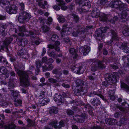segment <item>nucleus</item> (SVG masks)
<instances>
[{
  "mask_svg": "<svg viewBox=\"0 0 129 129\" xmlns=\"http://www.w3.org/2000/svg\"><path fill=\"white\" fill-rule=\"evenodd\" d=\"M16 71L20 77V82L25 86H28L29 84L28 76L25 73L18 69L16 70Z\"/></svg>",
  "mask_w": 129,
  "mask_h": 129,
  "instance_id": "f257e3e1",
  "label": "nucleus"
},
{
  "mask_svg": "<svg viewBox=\"0 0 129 129\" xmlns=\"http://www.w3.org/2000/svg\"><path fill=\"white\" fill-rule=\"evenodd\" d=\"M85 69V66L81 64H78L72 68V71L78 74H81L84 71Z\"/></svg>",
  "mask_w": 129,
  "mask_h": 129,
  "instance_id": "f03ea898",
  "label": "nucleus"
},
{
  "mask_svg": "<svg viewBox=\"0 0 129 129\" xmlns=\"http://www.w3.org/2000/svg\"><path fill=\"white\" fill-rule=\"evenodd\" d=\"M31 17V15L25 12L21 13L18 17V20L20 23L23 22L25 20L28 21Z\"/></svg>",
  "mask_w": 129,
  "mask_h": 129,
  "instance_id": "7ed1b4c3",
  "label": "nucleus"
},
{
  "mask_svg": "<svg viewBox=\"0 0 129 129\" xmlns=\"http://www.w3.org/2000/svg\"><path fill=\"white\" fill-rule=\"evenodd\" d=\"M111 5L110 7L111 8H119L121 9L124 6V5L120 1L118 0L114 1V3L111 2Z\"/></svg>",
  "mask_w": 129,
  "mask_h": 129,
  "instance_id": "20e7f679",
  "label": "nucleus"
},
{
  "mask_svg": "<svg viewBox=\"0 0 129 129\" xmlns=\"http://www.w3.org/2000/svg\"><path fill=\"white\" fill-rule=\"evenodd\" d=\"M61 30V35L62 36L67 35L68 34H69L72 33L73 30L72 28H68L66 27V26H63Z\"/></svg>",
  "mask_w": 129,
  "mask_h": 129,
  "instance_id": "39448f33",
  "label": "nucleus"
},
{
  "mask_svg": "<svg viewBox=\"0 0 129 129\" xmlns=\"http://www.w3.org/2000/svg\"><path fill=\"white\" fill-rule=\"evenodd\" d=\"M79 5L80 7L85 6V9H89L90 7V3L88 0H81L80 1Z\"/></svg>",
  "mask_w": 129,
  "mask_h": 129,
  "instance_id": "423d86ee",
  "label": "nucleus"
},
{
  "mask_svg": "<svg viewBox=\"0 0 129 129\" xmlns=\"http://www.w3.org/2000/svg\"><path fill=\"white\" fill-rule=\"evenodd\" d=\"M54 99L56 102L58 101V102L57 103L58 104L60 105L62 104L64 100L63 98L62 97L61 95H58L57 94L54 95Z\"/></svg>",
  "mask_w": 129,
  "mask_h": 129,
  "instance_id": "0eeeda50",
  "label": "nucleus"
},
{
  "mask_svg": "<svg viewBox=\"0 0 129 129\" xmlns=\"http://www.w3.org/2000/svg\"><path fill=\"white\" fill-rule=\"evenodd\" d=\"M101 62H99L95 66L92 67L91 68V71L94 72L98 68L103 69L105 67V66L103 65Z\"/></svg>",
  "mask_w": 129,
  "mask_h": 129,
  "instance_id": "6e6552de",
  "label": "nucleus"
},
{
  "mask_svg": "<svg viewBox=\"0 0 129 129\" xmlns=\"http://www.w3.org/2000/svg\"><path fill=\"white\" fill-rule=\"evenodd\" d=\"M57 2H59V6L61 7L62 10H66L68 8L70 9L71 8H70L69 6H64L65 5V3L62 0H56Z\"/></svg>",
  "mask_w": 129,
  "mask_h": 129,
  "instance_id": "1a4fd4ad",
  "label": "nucleus"
},
{
  "mask_svg": "<svg viewBox=\"0 0 129 129\" xmlns=\"http://www.w3.org/2000/svg\"><path fill=\"white\" fill-rule=\"evenodd\" d=\"M90 50V47L88 46L85 45L81 48L80 49V51H82L83 54L84 55H86L88 53Z\"/></svg>",
  "mask_w": 129,
  "mask_h": 129,
  "instance_id": "9d476101",
  "label": "nucleus"
},
{
  "mask_svg": "<svg viewBox=\"0 0 129 129\" xmlns=\"http://www.w3.org/2000/svg\"><path fill=\"white\" fill-rule=\"evenodd\" d=\"M17 8L14 5L12 6L11 9L7 7L6 10L7 12L9 14H15L17 11Z\"/></svg>",
  "mask_w": 129,
  "mask_h": 129,
  "instance_id": "9b49d317",
  "label": "nucleus"
},
{
  "mask_svg": "<svg viewBox=\"0 0 129 129\" xmlns=\"http://www.w3.org/2000/svg\"><path fill=\"white\" fill-rule=\"evenodd\" d=\"M119 16L121 20H121V21L125 22L127 20L126 14L125 11H123L122 13Z\"/></svg>",
  "mask_w": 129,
  "mask_h": 129,
  "instance_id": "f8f14e48",
  "label": "nucleus"
},
{
  "mask_svg": "<svg viewBox=\"0 0 129 129\" xmlns=\"http://www.w3.org/2000/svg\"><path fill=\"white\" fill-rule=\"evenodd\" d=\"M85 117L83 116H80L79 115L75 116L73 117L74 119L76 121L82 122H83Z\"/></svg>",
  "mask_w": 129,
  "mask_h": 129,
  "instance_id": "ddd939ff",
  "label": "nucleus"
},
{
  "mask_svg": "<svg viewBox=\"0 0 129 129\" xmlns=\"http://www.w3.org/2000/svg\"><path fill=\"white\" fill-rule=\"evenodd\" d=\"M60 44V43L58 41H56L55 42V46H54L52 45H49L48 46V47L50 49H52L55 48V49L57 51H58L60 49L58 47L56 46H58Z\"/></svg>",
  "mask_w": 129,
  "mask_h": 129,
  "instance_id": "4468645a",
  "label": "nucleus"
},
{
  "mask_svg": "<svg viewBox=\"0 0 129 129\" xmlns=\"http://www.w3.org/2000/svg\"><path fill=\"white\" fill-rule=\"evenodd\" d=\"M112 76V75H110L108 74L107 75V76H108V79H107V81H104L102 83V85L104 86H108V83H110V80H111L112 79L111 77V76Z\"/></svg>",
  "mask_w": 129,
  "mask_h": 129,
  "instance_id": "2eb2a0df",
  "label": "nucleus"
},
{
  "mask_svg": "<svg viewBox=\"0 0 129 129\" xmlns=\"http://www.w3.org/2000/svg\"><path fill=\"white\" fill-rule=\"evenodd\" d=\"M124 30L123 31V34L125 36L129 35V26H125L124 28Z\"/></svg>",
  "mask_w": 129,
  "mask_h": 129,
  "instance_id": "dca6fc26",
  "label": "nucleus"
},
{
  "mask_svg": "<svg viewBox=\"0 0 129 129\" xmlns=\"http://www.w3.org/2000/svg\"><path fill=\"white\" fill-rule=\"evenodd\" d=\"M49 101V100L48 98H45L42 101L41 104L42 105H44L47 103Z\"/></svg>",
  "mask_w": 129,
  "mask_h": 129,
  "instance_id": "f3484780",
  "label": "nucleus"
},
{
  "mask_svg": "<svg viewBox=\"0 0 129 129\" xmlns=\"http://www.w3.org/2000/svg\"><path fill=\"white\" fill-rule=\"evenodd\" d=\"M10 93L14 97L16 96L19 94V92L18 91L14 90H11Z\"/></svg>",
  "mask_w": 129,
  "mask_h": 129,
  "instance_id": "a211bd4d",
  "label": "nucleus"
},
{
  "mask_svg": "<svg viewBox=\"0 0 129 129\" xmlns=\"http://www.w3.org/2000/svg\"><path fill=\"white\" fill-rule=\"evenodd\" d=\"M58 20L59 22H63L65 20L64 16L61 15L59 16Z\"/></svg>",
  "mask_w": 129,
  "mask_h": 129,
  "instance_id": "6ab92c4d",
  "label": "nucleus"
},
{
  "mask_svg": "<svg viewBox=\"0 0 129 129\" xmlns=\"http://www.w3.org/2000/svg\"><path fill=\"white\" fill-rule=\"evenodd\" d=\"M15 126L14 125L12 124L9 126H5L4 127L5 129H15Z\"/></svg>",
  "mask_w": 129,
  "mask_h": 129,
  "instance_id": "aec40b11",
  "label": "nucleus"
},
{
  "mask_svg": "<svg viewBox=\"0 0 129 129\" xmlns=\"http://www.w3.org/2000/svg\"><path fill=\"white\" fill-rule=\"evenodd\" d=\"M15 105L16 106H18L20 105L22 103V101L20 100H17V101H14Z\"/></svg>",
  "mask_w": 129,
  "mask_h": 129,
  "instance_id": "412c9836",
  "label": "nucleus"
},
{
  "mask_svg": "<svg viewBox=\"0 0 129 129\" xmlns=\"http://www.w3.org/2000/svg\"><path fill=\"white\" fill-rule=\"evenodd\" d=\"M123 50L124 52L127 53L129 52V48L127 47L126 46H123Z\"/></svg>",
  "mask_w": 129,
  "mask_h": 129,
  "instance_id": "4be33fe9",
  "label": "nucleus"
},
{
  "mask_svg": "<svg viewBox=\"0 0 129 129\" xmlns=\"http://www.w3.org/2000/svg\"><path fill=\"white\" fill-rule=\"evenodd\" d=\"M121 86L122 87L128 89V92L129 93V87H128L127 85H126L125 84L123 83H121Z\"/></svg>",
  "mask_w": 129,
  "mask_h": 129,
  "instance_id": "5701e85b",
  "label": "nucleus"
},
{
  "mask_svg": "<svg viewBox=\"0 0 129 129\" xmlns=\"http://www.w3.org/2000/svg\"><path fill=\"white\" fill-rule=\"evenodd\" d=\"M42 29L43 31L44 32H47L49 30V28L46 25L43 27Z\"/></svg>",
  "mask_w": 129,
  "mask_h": 129,
  "instance_id": "b1692460",
  "label": "nucleus"
},
{
  "mask_svg": "<svg viewBox=\"0 0 129 129\" xmlns=\"http://www.w3.org/2000/svg\"><path fill=\"white\" fill-rule=\"evenodd\" d=\"M97 12H96L95 11H94L93 13L92 14L94 16H93L96 18L99 15V11H98Z\"/></svg>",
  "mask_w": 129,
  "mask_h": 129,
  "instance_id": "393cba45",
  "label": "nucleus"
},
{
  "mask_svg": "<svg viewBox=\"0 0 129 129\" xmlns=\"http://www.w3.org/2000/svg\"><path fill=\"white\" fill-rule=\"evenodd\" d=\"M58 39V37L56 35H52L51 39L52 41H55Z\"/></svg>",
  "mask_w": 129,
  "mask_h": 129,
  "instance_id": "a878e982",
  "label": "nucleus"
},
{
  "mask_svg": "<svg viewBox=\"0 0 129 129\" xmlns=\"http://www.w3.org/2000/svg\"><path fill=\"white\" fill-rule=\"evenodd\" d=\"M48 55L49 56H51L53 58L55 57V54L54 52H52L51 53H49V51L48 52Z\"/></svg>",
  "mask_w": 129,
  "mask_h": 129,
  "instance_id": "bb28decb",
  "label": "nucleus"
},
{
  "mask_svg": "<svg viewBox=\"0 0 129 129\" xmlns=\"http://www.w3.org/2000/svg\"><path fill=\"white\" fill-rule=\"evenodd\" d=\"M19 8H21V10H23L24 9V4L23 3H21L19 4Z\"/></svg>",
  "mask_w": 129,
  "mask_h": 129,
  "instance_id": "cd10ccee",
  "label": "nucleus"
},
{
  "mask_svg": "<svg viewBox=\"0 0 129 129\" xmlns=\"http://www.w3.org/2000/svg\"><path fill=\"white\" fill-rule=\"evenodd\" d=\"M72 17L76 21H77L78 19L77 16L76 14H73L72 16Z\"/></svg>",
  "mask_w": 129,
  "mask_h": 129,
  "instance_id": "c85d7f7f",
  "label": "nucleus"
},
{
  "mask_svg": "<svg viewBox=\"0 0 129 129\" xmlns=\"http://www.w3.org/2000/svg\"><path fill=\"white\" fill-rule=\"evenodd\" d=\"M9 89H12L14 87V85L13 83H9L8 85Z\"/></svg>",
  "mask_w": 129,
  "mask_h": 129,
  "instance_id": "c756f323",
  "label": "nucleus"
},
{
  "mask_svg": "<svg viewBox=\"0 0 129 129\" xmlns=\"http://www.w3.org/2000/svg\"><path fill=\"white\" fill-rule=\"evenodd\" d=\"M114 92V90H113L112 91V94H110L109 95L111 97V99L112 100H114L115 99V98L113 96V94Z\"/></svg>",
  "mask_w": 129,
  "mask_h": 129,
  "instance_id": "7c9ffc66",
  "label": "nucleus"
},
{
  "mask_svg": "<svg viewBox=\"0 0 129 129\" xmlns=\"http://www.w3.org/2000/svg\"><path fill=\"white\" fill-rule=\"evenodd\" d=\"M58 109L55 107L53 108V109H52V112L54 113H56L58 112Z\"/></svg>",
  "mask_w": 129,
  "mask_h": 129,
  "instance_id": "2f4dec72",
  "label": "nucleus"
},
{
  "mask_svg": "<svg viewBox=\"0 0 129 129\" xmlns=\"http://www.w3.org/2000/svg\"><path fill=\"white\" fill-rule=\"evenodd\" d=\"M70 52L72 54L75 53L76 52V50L74 48H72L70 49Z\"/></svg>",
  "mask_w": 129,
  "mask_h": 129,
  "instance_id": "473e14b6",
  "label": "nucleus"
},
{
  "mask_svg": "<svg viewBox=\"0 0 129 129\" xmlns=\"http://www.w3.org/2000/svg\"><path fill=\"white\" fill-rule=\"evenodd\" d=\"M11 0H4V3H3V4L8 5L9 4V2Z\"/></svg>",
  "mask_w": 129,
  "mask_h": 129,
  "instance_id": "72a5a7b5",
  "label": "nucleus"
},
{
  "mask_svg": "<svg viewBox=\"0 0 129 129\" xmlns=\"http://www.w3.org/2000/svg\"><path fill=\"white\" fill-rule=\"evenodd\" d=\"M19 30L20 31H25V27L23 26L19 28Z\"/></svg>",
  "mask_w": 129,
  "mask_h": 129,
  "instance_id": "f704fd0d",
  "label": "nucleus"
},
{
  "mask_svg": "<svg viewBox=\"0 0 129 129\" xmlns=\"http://www.w3.org/2000/svg\"><path fill=\"white\" fill-rule=\"evenodd\" d=\"M100 30H101L100 29ZM101 31L102 33H104L106 32V29L104 27H102L101 29Z\"/></svg>",
  "mask_w": 129,
  "mask_h": 129,
  "instance_id": "c9c22d12",
  "label": "nucleus"
},
{
  "mask_svg": "<svg viewBox=\"0 0 129 129\" xmlns=\"http://www.w3.org/2000/svg\"><path fill=\"white\" fill-rule=\"evenodd\" d=\"M53 8L56 10H59L60 9V8L57 5L54 6Z\"/></svg>",
  "mask_w": 129,
  "mask_h": 129,
  "instance_id": "e433bc0d",
  "label": "nucleus"
},
{
  "mask_svg": "<svg viewBox=\"0 0 129 129\" xmlns=\"http://www.w3.org/2000/svg\"><path fill=\"white\" fill-rule=\"evenodd\" d=\"M57 124L56 121H55L52 124L53 126H54V127L56 128H57V126H56V124Z\"/></svg>",
  "mask_w": 129,
  "mask_h": 129,
  "instance_id": "4c0bfd02",
  "label": "nucleus"
},
{
  "mask_svg": "<svg viewBox=\"0 0 129 129\" xmlns=\"http://www.w3.org/2000/svg\"><path fill=\"white\" fill-rule=\"evenodd\" d=\"M49 81L50 82L52 83H55L56 81V80L52 78L49 79Z\"/></svg>",
  "mask_w": 129,
  "mask_h": 129,
  "instance_id": "58836bf2",
  "label": "nucleus"
},
{
  "mask_svg": "<svg viewBox=\"0 0 129 129\" xmlns=\"http://www.w3.org/2000/svg\"><path fill=\"white\" fill-rule=\"evenodd\" d=\"M67 113L68 115H72L73 114V112L72 111L69 110L68 111Z\"/></svg>",
  "mask_w": 129,
  "mask_h": 129,
  "instance_id": "ea45409f",
  "label": "nucleus"
},
{
  "mask_svg": "<svg viewBox=\"0 0 129 129\" xmlns=\"http://www.w3.org/2000/svg\"><path fill=\"white\" fill-rule=\"evenodd\" d=\"M72 36L75 37L76 36L78 35V34L77 33L74 31L72 33Z\"/></svg>",
  "mask_w": 129,
  "mask_h": 129,
  "instance_id": "a19ab883",
  "label": "nucleus"
},
{
  "mask_svg": "<svg viewBox=\"0 0 129 129\" xmlns=\"http://www.w3.org/2000/svg\"><path fill=\"white\" fill-rule=\"evenodd\" d=\"M62 86L66 88H69V85L68 84H62Z\"/></svg>",
  "mask_w": 129,
  "mask_h": 129,
  "instance_id": "79ce46f5",
  "label": "nucleus"
},
{
  "mask_svg": "<svg viewBox=\"0 0 129 129\" xmlns=\"http://www.w3.org/2000/svg\"><path fill=\"white\" fill-rule=\"evenodd\" d=\"M47 60V58L46 57H44L43 58L42 61L44 62H46Z\"/></svg>",
  "mask_w": 129,
  "mask_h": 129,
  "instance_id": "37998d69",
  "label": "nucleus"
},
{
  "mask_svg": "<svg viewBox=\"0 0 129 129\" xmlns=\"http://www.w3.org/2000/svg\"><path fill=\"white\" fill-rule=\"evenodd\" d=\"M49 68L48 69V70H51L53 68V66L52 65V64H50V65H49V66H48Z\"/></svg>",
  "mask_w": 129,
  "mask_h": 129,
  "instance_id": "c03bdc74",
  "label": "nucleus"
},
{
  "mask_svg": "<svg viewBox=\"0 0 129 129\" xmlns=\"http://www.w3.org/2000/svg\"><path fill=\"white\" fill-rule=\"evenodd\" d=\"M54 62V60L52 58H50L48 60H47V62H50V63H52Z\"/></svg>",
  "mask_w": 129,
  "mask_h": 129,
  "instance_id": "a18cd8bd",
  "label": "nucleus"
},
{
  "mask_svg": "<svg viewBox=\"0 0 129 129\" xmlns=\"http://www.w3.org/2000/svg\"><path fill=\"white\" fill-rule=\"evenodd\" d=\"M72 129H78V127L76 125H73L72 126Z\"/></svg>",
  "mask_w": 129,
  "mask_h": 129,
  "instance_id": "49530a36",
  "label": "nucleus"
},
{
  "mask_svg": "<svg viewBox=\"0 0 129 129\" xmlns=\"http://www.w3.org/2000/svg\"><path fill=\"white\" fill-rule=\"evenodd\" d=\"M46 53V50L45 48H43L42 52V55H43Z\"/></svg>",
  "mask_w": 129,
  "mask_h": 129,
  "instance_id": "de8ad7c7",
  "label": "nucleus"
},
{
  "mask_svg": "<svg viewBox=\"0 0 129 129\" xmlns=\"http://www.w3.org/2000/svg\"><path fill=\"white\" fill-rule=\"evenodd\" d=\"M48 21H49V22H48V23L49 24V22H51L52 21V19L51 17H49L48 18Z\"/></svg>",
  "mask_w": 129,
  "mask_h": 129,
  "instance_id": "09e8293b",
  "label": "nucleus"
},
{
  "mask_svg": "<svg viewBox=\"0 0 129 129\" xmlns=\"http://www.w3.org/2000/svg\"><path fill=\"white\" fill-rule=\"evenodd\" d=\"M64 41L66 43H68L69 41V40L68 38H66L64 39Z\"/></svg>",
  "mask_w": 129,
  "mask_h": 129,
  "instance_id": "8fccbe9b",
  "label": "nucleus"
},
{
  "mask_svg": "<svg viewBox=\"0 0 129 129\" xmlns=\"http://www.w3.org/2000/svg\"><path fill=\"white\" fill-rule=\"evenodd\" d=\"M1 70V72L2 71H3L4 70L5 71V68L3 67H1V69H0Z\"/></svg>",
  "mask_w": 129,
  "mask_h": 129,
  "instance_id": "3c124183",
  "label": "nucleus"
},
{
  "mask_svg": "<svg viewBox=\"0 0 129 129\" xmlns=\"http://www.w3.org/2000/svg\"><path fill=\"white\" fill-rule=\"evenodd\" d=\"M45 76L47 77H48L49 76L50 74L48 73H47L45 74Z\"/></svg>",
  "mask_w": 129,
  "mask_h": 129,
  "instance_id": "603ef678",
  "label": "nucleus"
},
{
  "mask_svg": "<svg viewBox=\"0 0 129 129\" xmlns=\"http://www.w3.org/2000/svg\"><path fill=\"white\" fill-rule=\"evenodd\" d=\"M45 79L44 78H42L40 79V81L42 82H43L44 81Z\"/></svg>",
  "mask_w": 129,
  "mask_h": 129,
  "instance_id": "864d4df0",
  "label": "nucleus"
},
{
  "mask_svg": "<svg viewBox=\"0 0 129 129\" xmlns=\"http://www.w3.org/2000/svg\"><path fill=\"white\" fill-rule=\"evenodd\" d=\"M29 35H30V36H31V35H34V33L33 32L31 31H30L29 32Z\"/></svg>",
  "mask_w": 129,
  "mask_h": 129,
  "instance_id": "5fc2aeb1",
  "label": "nucleus"
},
{
  "mask_svg": "<svg viewBox=\"0 0 129 129\" xmlns=\"http://www.w3.org/2000/svg\"><path fill=\"white\" fill-rule=\"evenodd\" d=\"M26 44V42L25 43H24L23 42V41H22V42H21V45L23 46H25Z\"/></svg>",
  "mask_w": 129,
  "mask_h": 129,
  "instance_id": "6e6d98bb",
  "label": "nucleus"
},
{
  "mask_svg": "<svg viewBox=\"0 0 129 129\" xmlns=\"http://www.w3.org/2000/svg\"><path fill=\"white\" fill-rule=\"evenodd\" d=\"M109 121H110L109 123H108L107 122V123H108L109 124H112L111 121H113V120H111L109 119Z\"/></svg>",
  "mask_w": 129,
  "mask_h": 129,
  "instance_id": "4d7b16f0",
  "label": "nucleus"
},
{
  "mask_svg": "<svg viewBox=\"0 0 129 129\" xmlns=\"http://www.w3.org/2000/svg\"><path fill=\"white\" fill-rule=\"evenodd\" d=\"M5 18V17L0 15V20H4Z\"/></svg>",
  "mask_w": 129,
  "mask_h": 129,
  "instance_id": "13d9d810",
  "label": "nucleus"
},
{
  "mask_svg": "<svg viewBox=\"0 0 129 129\" xmlns=\"http://www.w3.org/2000/svg\"><path fill=\"white\" fill-rule=\"evenodd\" d=\"M61 61V60L59 59H56V62L57 63H59Z\"/></svg>",
  "mask_w": 129,
  "mask_h": 129,
  "instance_id": "bf43d9fd",
  "label": "nucleus"
},
{
  "mask_svg": "<svg viewBox=\"0 0 129 129\" xmlns=\"http://www.w3.org/2000/svg\"><path fill=\"white\" fill-rule=\"evenodd\" d=\"M19 36H24V34L23 33H19Z\"/></svg>",
  "mask_w": 129,
  "mask_h": 129,
  "instance_id": "052dcab7",
  "label": "nucleus"
},
{
  "mask_svg": "<svg viewBox=\"0 0 129 129\" xmlns=\"http://www.w3.org/2000/svg\"><path fill=\"white\" fill-rule=\"evenodd\" d=\"M108 53L107 51L106 50H104L103 52V54L105 55H106Z\"/></svg>",
  "mask_w": 129,
  "mask_h": 129,
  "instance_id": "680f3d73",
  "label": "nucleus"
},
{
  "mask_svg": "<svg viewBox=\"0 0 129 129\" xmlns=\"http://www.w3.org/2000/svg\"><path fill=\"white\" fill-rule=\"evenodd\" d=\"M59 125L61 126H62L63 125V122L62 121H60V122L59 123Z\"/></svg>",
  "mask_w": 129,
  "mask_h": 129,
  "instance_id": "e2e57ef3",
  "label": "nucleus"
},
{
  "mask_svg": "<svg viewBox=\"0 0 129 129\" xmlns=\"http://www.w3.org/2000/svg\"><path fill=\"white\" fill-rule=\"evenodd\" d=\"M114 21H116L118 20L117 17H114Z\"/></svg>",
  "mask_w": 129,
  "mask_h": 129,
  "instance_id": "0e129e2a",
  "label": "nucleus"
},
{
  "mask_svg": "<svg viewBox=\"0 0 129 129\" xmlns=\"http://www.w3.org/2000/svg\"><path fill=\"white\" fill-rule=\"evenodd\" d=\"M3 123L0 124V129H1L4 126L3 124Z\"/></svg>",
  "mask_w": 129,
  "mask_h": 129,
  "instance_id": "69168bd1",
  "label": "nucleus"
},
{
  "mask_svg": "<svg viewBox=\"0 0 129 129\" xmlns=\"http://www.w3.org/2000/svg\"><path fill=\"white\" fill-rule=\"evenodd\" d=\"M113 35H113L114 36L112 38L113 39L115 40V39H116V35L115 34H113Z\"/></svg>",
  "mask_w": 129,
  "mask_h": 129,
  "instance_id": "338daca9",
  "label": "nucleus"
},
{
  "mask_svg": "<svg viewBox=\"0 0 129 129\" xmlns=\"http://www.w3.org/2000/svg\"><path fill=\"white\" fill-rule=\"evenodd\" d=\"M89 79L92 80L93 79V77L92 76H90L89 77Z\"/></svg>",
  "mask_w": 129,
  "mask_h": 129,
  "instance_id": "774afa93",
  "label": "nucleus"
}]
</instances>
